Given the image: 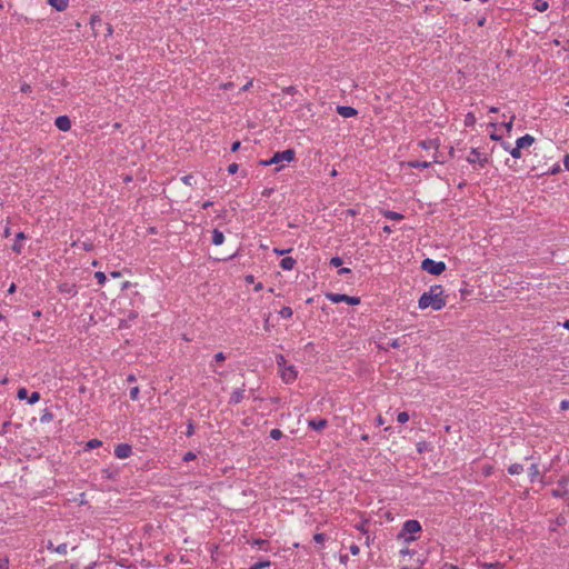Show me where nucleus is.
<instances>
[{
    "label": "nucleus",
    "mask_w": 569,
    "mask_h": 569,
    "mask_svg": "<svg viewBox=\"0 0 569 569\" xmlns=\"http://www.w3.org/2000/svg\"><path fill=\"white\" fill-rule=\"evenodd\" d=\"M419 147L422 148V149H430L431 147H433V141L432 140H421L419 141Z\"/></svg>",
    "instance_id": "obj_39"
},
{
    "label": "nucleus",
    "mask_w": 569,
    "mask_h": 569,
    "mask_svg": "<svg viewBox=\"0 0 569 569\" xmlns=\"http://www.w3.org/2000/svg\"><path fill=\"white\" fill-rule=\"evenodd\" d=\"M213 360L216 362H222V361L226 360V355L223 352H218V353L214 355Z\"/></svg>",
    "instance_id": "obj_50"
},
{
    "label": "nucleus",
    "mask_w": 569,
    "mask_h": 569,
    "mask_svg": "<svg viewBox=\"0 0 569 569\" xmlns=\"http://www.w3.org/2000/svg\"><path fill=\"white\" fill-rule=\"evenodd\" d=\"M476 123V117L472 112H469L465 117V126L472 127Z\"/></svg>",
    "instance_id": "obj_31"
},
{
    "label": "nucleus",
    "mask_w": 569,
    "mask_h": 569,
    "mask_svg": "<svg viewBox=\"0 0 569 569\" xmlns=\"http://www.w3.org/2000/svg\"><path fill=\"white\" fill-rule=\"evenodd\" d=\"M509 153H510V154H511V157H512V158H515V159H520V158H521V149H520V148H518V146H517V144L510 149V152H509Z\"/></svg>",
    "instance_id": "obj_35"
},
{
    "label": "nucleus",
    "mask_w": 569,
    "mask_h": 569,
    "mask_svg": "<svg viewBox=\"0 0 569 569\" xmlns=\"http://www.w3.org/2000/svg\"><path fill=\"white\" fill-rule=\"evenodd\" d=\"M48 2L58 11H64L69 4V0H48Z\"/></svg>",
    "instance_id": "obj_21"
},
{
    "label": "nucleus",
    "mask_w": 569,
    "mask_h": 569,
    "mask_svg": "<svg viewBox=\"0 0 569 569\" xmlns=\"http://www.w3.org/2000/svg\"><path fill=\"white\" fill-rule=\"evenodd\" d=\"M16 238H17V240H16V242L12 244V248H11V249H12L16 253L20 254V253L22 252V249H23V246L21 244V240L27 239V236H26V233H24V232L20 231V232H18V233L16 234Z\"/></svg>",
    "instance_id": "obj_17"
},
{
    "label": "nucleus",
    "mask_w": 569,
    "mask_h": 569,
    "mask_svg": "<svg viewBox=\"0 0 569 569\" xmlns=\"http://www.w3.org/2000/svg\"><path fill=\"white\" fill-rule=\"evenodd\" d=\"M562 410L569 409V400H562L560 403Z\"/></svg>",
    "instance_id": "obj_57"
},
{
    "label": "nucleus",
    "mask_w": 569,
    "mask_h": 569,
    "mask_svg": "<svg viewBox=\"0 0 569 569\" xmlns=\"http://www.w3.org/2000/svg\"><path fill=\"white\" fill-rule=\"evenodd\" d=\"M276 362H277V366L279 368V370L281 371L284 367H288L287 366V360L284 358L283 355H277L276 357Z\"/></svg>",
    "instance_id": "obj_30"
},
{
    "label": "nucleus",
    "mask_w": 569,
    "mask_h": 569,
    "mask_svg": "<svg viewBox=\"0 0 569 569\" xmlns=\"http://www.w3.org/2000/svg\"><path fill=\"white\" fill-rule=\"evenodd\" d=\"M376 423L377 426H382L385 425V419L381 416H378L376 419Z\"/></svg>",
    "instance_id": "obj_60"
},
{
    "label": "nucleus",
    "mask_w": 569,
    "mask_h": 569,
    "mask_svg": "<svg viewBox=\"0 0 569 569\" xmlns=\"http://www.w3.org/2000/svg\"><path fill=\"white\" fill-rule=\"evenodd\" d=\"M132 455V447L128 443H120L114 448V456L118 459H126Z\"/></svg>",
    "instance_id": "obj_10"
},
{
    "label": "nucleus",
    "mask_w": 569,
    "mask_h": 569,
    "mask_svg": "<svg viewBox=\"0 0 569 569\" xmlns=\"http://www.w3.org/2000/svg\"><path fill=\"white\" fill-rule=\"evenodd\" d=\"M193 433H194V426H193V422L191 420H189V422L187 425L186 436L191 437V436H193Z\"/></svg>",
    "instance_id": "obj_43"
},
{
    "label": "nucleus",
    "mask_w": 569,
    "mask_h": 569,
    "mask_svg": "<svg viewBox=\"0 0 569 569\" xmlns=\"http://www.w3.org/2000/svg\"><path fill=\"white\" fill-rule=\"evenodd\" d=\"M211 242L214 246H221L224 242V234H223V232L220 231L219 229H213L212 230Z\"/></svg>",
    "instance_id": "obj_19"
},
{
    "label": "nucleus",
    "mask_w": 569,
    "mask_h": 569,
    "mask_svg": "<svg viewBox=\"0 0 569 569\" xmlns=\"http://www.w3.org/2000/svg\"><path fill=\"white\" fill-rule=\"evenodd\" d=\"M513 120H515V116H511L509 121L502 123V126L506 128V130L508 132H510L512 130Z\"/></svg>",
    "instance_id": "obj_45"
},
{
    "label": "nucleus",
    "mask_w": 569,
    "mask_h": 569,
    "mask_svg": "<svg viewBox=\"0 0 569 569\" xmlns=\"http://www.w3.org/2000/svg\"><path fill=\"white\" fill-rule=\"evenodd\" d=\"M252 86V81H248L242 88L241 91H247Z\"/></svg>",
    "instance_id": "obj_62"
},
{
    "label": "nucleus",
    "mask_w": 569,
    "mask_h": 569,
    "mask_svg": "<svg viewBox=\"0 0 569 569\" xmlns=\"http://www.w3.org/2000/svg\"><path fill=\"white\" fill-rule=\"evenodd\" d=\"M528 475L530 478V482H535L537 478L540 476L539 467L537 463H532L529 467Z\"/></svg>",
    "instance_id": "obj_22"
},
{
    "label": "nucleus",
    "mask_w": 569,
    "mask_h": 569,
    "mask_svg": "<svg viewBox=\"0 0 569 569\" xmlns=\"http://www.w3.org/2000/svg\"><path fill=\"white\" fill-rule=\"evenodd\" d=\"M52 419H53V413L50 410L44 409L42 416L40 417V421L42 423H46V422H50Z\"/></svg>",
    "instance_id": "obj_28"
},
{
    "label": "nucleus",
    "mask_w": 569,
    "mask_h": 569,
    "mask_svg": "<svg viewBox=\"0 0 569 569\" xmlns=\"http://www.w3.org/2000/svg\"><path fill=\"white\" fill-rule=\"evenodd\" d=\"M442 293L443 289L440 284L431 286L428 291L420 296L418 300L419 309L425 310L430 307L436 311L441 310L447 305Z\"/></svg>",
    "instance_id": "obj_1"
},
{
    "label": "nucleus",
    "mask_w": 569,
    "mask_h": 569,
    "mask_svg": "<svg viewBox=\"0 0 569 569\" xmlns=\"http://www.w3.org/2000/svg\"><path fill=\"white\" fill-rule=\"evenodd\" d=\"M21 92L29 93L31 92V86L28 83H23L20 88Z\"/></svg>",
    "instance_id": "obj_52"
},
{
    "label": "nucleus",
    "mask_w": 569,
    "mask_h": 569,
    "mask_svg": "<svg viewBox=\"0 0 569 569\" xmlns=\"http://www.w3.org/2000/svg\"><path fill=\"white\" fill-rule=\"evenodd\" d=\"M139 392H140L139 387H132V388L130 389V398H131V400H133V401H134V400H138V398H139Z\"/></svg>",
    "instance_id": "obj_42"
},
{
    "label": "nucleus",
    "mask_w": 569,
    "mask_h": 569,
    "mask_svg": "<svg viewBox=\"0 0 569 569\" xmlns=\"http://www.w3.org/2000/svg\"><path fill=\"white\" fill-rule=\"evenodd\" d=\"M480 569H502L503 565L501 562H482L479 565Z\"/></svg>",
    "instance_id": "obj_27"
},
{
    "label": "nucleus",
    "mask_w": 569,
    "mask_h": 569,
    "mask_svg": "<svg viewBox=\"0 0 569 569\" xmlns=\"http://www.w3.org/2000/svg\"><path fill=\"white\" fill-rule=\"evenodd\" d=\"M240 146H241V142L240 141H234L232 144H231V151L232 152H236L240 149Z\"/></svg>",
    "instance_id": "obj_53"
},
{
    "label": "nucleus",
    "mask_w": 569,
    "mask_h": 569,
    "mask_svg": "<svg viewBox=\"0 0 569 569\" xmlns=\"http://www.w3.org/2000/svg\"><path fill=\"white\" fill-rule=\"evenodd\" d=\"M343 263L342 258L336 256L330 259V264L332 267H340Z\"/></svg>",
    "instance_id": "obj_41"
},
{
    "label": "nucleus",
    "mask_w": 569,
    "mask_h": 569,
    "mask_svg": "<svg viewBox=\"0 0 569 569\" xmlns=\"http://www.w3.org/2000/svg\"><path fill=\"white\" fill-rule=\"evenodd\" d=\"M94 278L97 279V281L100 286H103L107 281V277H106L104 272H102V271H97L94 273Z\"/></svg>",
    "instance_id": "obj_32"
},
{
    "label": "nucleus",
    "mask_w": 569,
    "mask_h": 569,
    "mask_svg": "<svg viewBox=\"0 0 569 569\" xmlns=\"http://www.w3.org/2000/svg\"><path fill=\"white\" fill-rule=\"evenodd\" d=\"M445 568H447V569H460L458 566L452 565V563H446Z\"/></svg>",
    "instance_id": "obj_64"
},
{
    "label": "nucleus",
    "mask_w": 569,
    "mask_h": 569,
    "mask_svg": "<svg viewBox=\"0 0 569 569\" xmlns=\"http://www.w3.org/2000/svg\"><path fill=\"white\" fill-rule=\"evenodd\" d=\"M348 273H351V269L350 268H347V267H342L338 270V274L339 276H343V274H348Z\"/></svg>",
    "instance_id": "obj_51"
},
{
    "label": "nucleus",
    "mask_w": 569,
    "mask_h": 569,
    "mask_svg": "<svg viewBox=\"0 0 569 569\" xmlns=\"http://www.w3.org/2000/svg\"><path fill=\"white\" fill-rule=\"evenodd\" d=\"M0 569H9V559L0 558Z\"/></svg>",
    "instance_id": "obj_49"
},
{
    "label": "nucleus",
    "mask_w": 569,
    "mask_h": 569,
    "mask_svg": "<svg viewBox=\"0 0 569 569\" xmlns=\"http://www.w3.org/2000/svg\"><path fill=\"white\" fill-rule=\"evenodd\" d=\"M421 269L433 276H439L446 270L443 261H435L433 259L426 258L421 262Z\"/></svg>",
    "instance_id": "obj_4"
},
{
    "label": "nucleus",
    "mask_w": 569,
    "mask_h": 569,
    "mask_svg": "<svg viewBox=\"0 0 569 569\" xmlns=\"http://www.w3.org/2000/svg\"><path fill=\"white\" fill-rule=\"evenodd\" d=\"M563 166H565V169L569 171V154L568 153L563 157Z\"/></svg>",
    "instance_id": "obj_55"
},
{
    "label": "nucleus",
    "mask_w": 569,
    "mask_h": 569,
    "mask_svg": "<svg viewBox=\"0 0 569 569\" xmlns=\"http://www.w3.org/2000/svg\"><path fill=\"white\" fill-rule=\"evenodd\" d=\"M408 166L413 169H427L431 166V162L415 160V161H409Z\"/></svg>",
    "instance_id": "obj_23"
},
{
    "label": "nucleus",
    "mask_w": 569,
    "mask_h": 569,
    "mask_svg": "<svg viewBox=\"0 0 569 569\" xmlns=\"http://www.w3.org/2000/svg\"><path fill=\"white\" fill-rule=\"evenodd\" d=\"M297 261L292 257H284L280 260V267L283 270L290 271L295 268Z\"/></svg>",
    "instance_id": "obj_18"
},
{
    "label": "nucleus",
    "mask_w": 569,
    "mask_h": 569,
    "mask_svg": "<svg viewBox=\"0 0 569 569\" xmlns=\"http://www.w3.org/2000/svg\"><path fill=\"white\" fill-rule=\"evenodd\" d=\"M508 472L511 476L520 475L523 472V466L521 463H512L509 466Z\"/></svg>",
    "instance_id": "obj_26"
},
{
    "label": "nucleus",
    "mask_w": 569,
    "mask_h": 569,
    "mask_svg": "<svg viewBox=\"0 0 569 569\" xmlns=\"http://www.w3.org/2000/svg\"><path fill=\"white\" fill-rule=\"evenodd\" d=\"M283 436L282 431L280 429H272L270 431V437L273 439V440H279L281 439Z\"/></svg>",
    "instance_id": "obj_36"
},
{
    "label": "nucleus",
    "mask_w": 569,
    "mask_h": 569,
    "mask_svg": "<svg viewBox=\"0 0 569 569\" xmlns=\"http://www.w3.org/2000/svg\"><path fill=\"white\" fill-rule=\"evenodd\" d=\"M296 159V151L293 149H287L283 151H277L273 156L268 160H260L259 164L263 167H268L271 164H278L282 161L291 162Z\"/></svg>",
    "instance_id": "obj_3"
},
{
    "label": "nucleus",
    "mask_w": 569,
    "mask_h": 569,
    "mask_svg": "<svg viewBox=\"0 0 569 569\" xmlns=\"http://www.w3.org/2000/svg\"><path fill=\"white\" fill-rule=\"evenodd\" d=\"M326 298L333 303L346 302L350 306H357L360 303L359 297H352L345 293L328 292L326 293Z\"/></svg>",
    "instance_id": "obj_5"
},
{
    "label": "nucleus",
    "mask_w": 569,
    "mask_h": 569,
    "mask_svg": "<svg viewBox=\"0 0 569 569\" xmlns=\"http://www.w3.org/2000/svg\"><path fill=\"white\" fill-rule=\"evenodd\" d=\"M349 551H350V553H351V555H353V556H358V555H359V552H360V548H359V546H358V545L352 543V545L349 547Z\"/></svg>",
    "instance_id": "obj_47"
},
{
    "label": "nucleus",
    "mask_w": 569,
    "mask_h": 569,
    "mask_svg": "<svg viewBox=\"0 0 569 569\" xmlns=\"http://www.w3.org/2000/svg\"><path fill=\"white\" fill-rule=\"evenodd\" d=\"M244 392H246L244 388H238V389L233 390L232 393L230 395L229 403L230 405L240 403L244 398Z\"/></svg>",
    "instance_id": "obj_14"
},
{
    "label": "nucleus",
    "mask_w": 569,
    "mask_h": 569,
    "mask_svg": "<svg viewBox=\"0 0 569 569\" xmlns=\"http://www.w3.org/2000/svg\"><path fill=\"white\" fill-rule=\"evenodd\" d=\"M56 127L60 131H69L71 129V120L68 116H59L54 121Z\"/></svg>",
    "instance_id": "obj_11"
},
{
    "label": "nucleus",
    "mask_w": 569,
    "mask_h": 569,
    "mask_svg": "<svg viewBox=\"0 0 569 569\" xmlns=\"http://www.w3.org/2000/svg\"><path fill=\"white\" fill-rule=\"evenodd\" d=\"M10 234H11L10 227H9V226H7V227L4 228V230H3V236L7 238V237H9Z\"/></svg>",
    "instance_id": "obj_61"
},
{
    "label": "nucleus",
    "mask_w": 569,
    "mask_h": 569,
    "mask_svg": "<svg viewBox=\"0 0 569 569\" xmlns=\"http://www.w3.org/2000/svg\"><path fill=\"white\" fill-rule=\"evenodd\" d=\"M58 291L67 298H73L78 295V287L72 282H62L58 286Z\"/></svg>",
    "instance_id": "obj_7"
},
{
    "label": "nucleus",
    "mask_w": 569,
    "mask_h": 569,
    "mask_svg": "<svg viewBox=\"0 0 569 569\" xmlns=\"http://www.w3.org/2000/svg\"><path fill=\"white\" fill-rule=\"evenodd\" d=\"M467 161L472 166L479 164L480 168H483L488 163V158L482 156L477 148H472L467 157Z\"/></svg>",
    "instance_id": "obj_6"
},
{
    "label": "nucleus",
    "mask_w": 569,
    "mask_h": 569,
    "mask_svg": "<svg viewBox=\"0 0 569 569\" xmlns=\"http://www.w3.org/2000/svg\"><path fill=\"white\" fill-rule=\"evenodd\" d=\"M280 376L286 383H291L297 379L298 371L293 365H290L280 371Z\"/></svg>",
    "instance_id": "obj_9"
},
{
    "label": "nucleus",
    "mask_w": 569,
    "mask_h": 569,
    "mask_svg": "<svg viewBox=\"0 0 569 569\" xmlns=\"http://www.w3.org/2000/svg\"><path fill=\"white\" fill-rule=\"evenodd\" d=\"M409 413L407 411H401L397 416V421L399 423H406L409 420Z\"/></svg>",
    "instance_id": "obj_33"
},
{
    "label": "nucleus",
    "mask_w": 569,
    "mask_h": 569,
    "mask_svg": "<svg viewBox=\"0 0 569 569\" xmlns=\"http://www.w3.org/2000/svg\"><path fill=\"white\" fill-rule=\"evenodd\" d=\"M561 171L560 164L556 163L553 164L549 170L548 174H557Z\"/></svg>",
    "instance_id": "obj_46"
},
{
    "label": "nucleus",
    "mask_w": 569,
    "mask_h": 569,
    "mask_svg": "<svg viewBox=\"0 0 569 569\" xmlns=\"http://www.w3.org/2000/svg\"><path fill=\"white\" fill-rule=\"evenodd\" d=\"M212 204H213V202H212V201L207 200V201H204V202L201 204V207H202V209H208V208H209V207H211Z\"/></svg>",
    "instance_id": "obj_58"
},
{
    "label": "nucleus",
    "mask_w": 569,
    "mask_h": 569,
    "mask_svg": "<svg viewBox=\"0 0 569 569\" xmlns=\"http://www.w3.org/2000/svg\"><path fill=\"white\" fill-rule=\"evenodd\" d=\"M308 426L316 431H321L328 426V420L325 418L311 419L308 421Z\"/></svg>",
    "instance_id": "obj_13"
},
{
    "label": "nucleus",
    "mask_w": 569,
    "mask_h": 569,
    "mask_svg": "<svg viewBox=\"0 0 569 569\" xmlns=\"http://www.w3.org/2000/svg\"><path fill=\"white\" fill-rule=\"evenodd\" d=\"M102 445V442L99 439H91L87 442L86 447L87 449H94Z\"/></svg>",
    "instance_id": "obj_34"
},
{
    "label": "nucleus",
    "mask_w": 569,
    "mask_h": 569,
    "mask_svg": "<svg viewBox=\"0 0 569 569\" xmlns=\"http://www.w3.org/2000/svg\"><path fill=\"white\" fill-rule=\"evenodd\" d=\"M77 246H80V248L84 251H91L94 248L92 241H90V240H86L82 242H79V241L72 242V247H77Z\"/></svg>",
    "instance_id": "obj_24"
},
{
    "label": "nucleus",
    "mask_w": 569,
    "mask_h": 569,
    "mask_svg": "<svg viewBox=\"0 0 569 569\" xmlns=\"http://www.w3.org/2000/svg\"><path fill=\"white\" fill-rule=\"evenodd\" d=\"M326 539H327V536H326L325 533H316V535L313 536V540H315V542H317V543H322V542H325V541H326Z\"/></svg>",
    "instance_id": "obj_44"
},
{
    "label": "nucleus",
    "mask_w": 569,
    "mask_h": 569,
    "mask_svg": "<svg viewBox=\"0 0 569 569\" xmlns=\"http://www.w3.org/2000/svg\"><path fill=\"white\" fill-rule=\"evenodd\" d=\"M279 315H280V317H282V318H291V317H292V315H293V311H292V309H291L290 307L284 306V307H282V308H281V310L279 311Z\"/></svg>",
    "instance_id": "obj_29"
},
{
    "label": "nucleus",
    "mask_w": 569,
    "mask_h": 569,
    "mask_svg": "<svg viewBox=\"0 0 569 569\" xmlns=\"http://www.w3.org/2000/svg\"><path fill=\"white\" fill-rule=\"evenodd\" d=\"M533 8L539 12H545L549 8V3L546 0H535Z\"/></svg>",
    "instance_id": "obj_25"
},
{
    "label": "nucleus",
    "mask_w": 569,
    "mask_h": 569,
    "mask_svg": "<svg viewBox=\"0 0 569 569\" xmlns=\"http://www.w3.org/2000/svg\"><path fill=\"white\" fill-rule=\"evenodd\" d=\"M17 397L19 400H27L30 405H34L40 400L39 392L34 391L31 395H28V390L26 388H20L17 392Z\"/></svg>",
    "instance_id": "obj_8"
},
{
    "label": "nucleus",
    "mask_w": 569,
    "mask_h": 569,
    "mask_svg": "<svg viewBox=\"0 0 569 569\" xmlns=\"http://www.w3.org/2000/svg\"><path fill=\"white\" fill-rule=\"evenodd\" d=\"M501 142V147L503 148V150L510 152V149L512 148L511 144L507 141H500Z\"/></svg>",
    "instance_id": "obj_54"
},
{
    "label": "nucleus",
    "mask_w": 569,
    "mask_h": 569,
    "mask_svg": "<svg viewBox=\"0 0 569 569\" xmlns=\"http://www.w3.org/2000/svg\"><path fill=\"white\" fill-rule=\"evenodd\" d=\"M381 214L387 218V219H390V220H396V221H400L405 218V216L402 213H399V212H396V211H391V210H381L380 211Z\"/></svg>",
    "instance_id": "obj_20"
},
{
    "label": "nucleus",
    "mask_w": 569,
    "mask_h": 569,
    "mask_svg": "<svg viewBox=\"0 0 569 569\" xmlns=\"http://www.w3.org/2000/svg\"><path fill=\"white\" fill-rule=\"evenodd\" d=\"M197 458V455L192 451H188L183 455L182 457V461L183 462H189V461H192Z\"/></svg>",
    "instance_id": "obj_37"
},
{
    "label": "nucleus",
    "mask_w": 569,
    "mask_h": 569,
    "mask_svg": "<svg viewBox=\"0 0 569 569\" xmlns=\"http://www.w3.org/2000/svg\"><path fill=\"white\" fill-rule=\"evenodd\" d=\"M252 547L257 548L258 550L262 551H269L270 550V542L266 539H252L250 542Z\"/></svg>",
    "instance_id": "obj_16"
},
{
    "label": "nucleus",
    "mask_w": 569,
    "mask_h": 569,
    "mask_svg": "<svg viewBox=\"0 0 569 569\" xmlns=\"http://www.w3.org/2000/svg\"><path fill=\"white\" fill-rule=\"evenodd\" d=\"M221 88H222L223 90H230V89H232V88H233V83H232V82H226V83H222V84H221Z\"/></svg>",
    "instance_id": "obj_56"
},
{
    "label": "nucleus",
    "mask_w": 569,
    "mask_h": 569,
    "mask_svg": "<svg viewBox=\"0 0 569 569\" xmlns=\"http://www.w3.org/2000/svg\"><path fill=\"white\" fill-rule=\"evenodd\" d=\"M181 181L186 184V186H192L193 181H194V177L193 174H186L181 178Z\"/></svg>",
    "instance_id": "obj_38"
},
{
    "label": "nucleus",
    "mask_w": 569,
    "mask_h": 569,
    "mask_svg": "<svg viewBox=\"0 0 569 569\" xmlns=\"http://www.w3.org/2000/svg\"><path fill=\"white\" fill-rule=\"evenodd\" d=\"M421 530L422 527L418 520H406L400 532L398 533V539H403L408 543L416 541L418 538L415 535L421 532Z\"/></svg>",
    "instance_id": "obj_2"
},
{
    "label": "nucleus",
    "mask_w": 569,
    "mask_h": 569,
    "mask_svg": "<svg viewBox=\"0 0 569 569\" xmlns=\"http://www.w3.org/2000/svg\"><path fill=\"white\" fill-rule=\"evenodd\" d=\"M535 142V138L531 134H525L517 139L516 144L518 148L523 149L530 147Z\"/></svg>",
    "instance_id": "obj_15"
},
{
    "label": "nucleus",
    "mask_w": 569,
    "mask_h": 569,
    "mask_svg": "<svg viewBox=\"0 0 569 569\" xmlns=\"http://www.w3.org/2000/svg\"><path fill=\"white\" fill-rule=\"evenodd\" d=\"M383 232L386 233H391L392 232V228L388 224H386L383 228H382Z\"/></svg>",
    "instance_id": "obj_63"
},
{
    "label": "nucleus",
    "mask_w": 569,
    "mask_h": 569,
    "mask_svg": "<svg viewBox=\"0 0 569 569\" xmlns=\"http://www.w3.org/2000/svg\"><path fill=\"white\" fill-rule=\"evenodd\" d=\"M56 552L59 553V555H67L68 552V546L67 543H60L57 548H56Z\"/></svg>",
    "instance_id": "obj_40"
},
{
    "label": "nucleus",
    "mask_w": 569,
    "mask_h": 569,
    "mask_svg": "<svg viewBox=\"0 0 569 569\" xmlns=\"http://www.w3.org/2000/svg\"><path fill=\"white\" fill-rule=\"evenodd\" d=\"M337 113L343 118H352L358 114V110L351 106H338Z\"/></svg>",
    "instance_id": "obj_12"
},
{
    "label": "nucleus",
    "mask_w": 569,
    "mask_h": 569,
    "mask_svg": "<svg viewBox=\"0 0 569 569\" xmlns=\"http://www.w3.org/2000/svg\"><path fill=\"white\" fill-rule=\"evenodd\" d=\"M490 139L495 140V141H501V136L497 134V133H491L490 134Z\"/></svg>",
    "instance_id": "obj_59"
},
{
    "label": "nucleus",
    "mask_w": 569,
    "mask_h": 569,
    "mask_svg": "<svg viewBox=\"0 0 569 569\" xmlns=\"http://www.w3.org/2000/svg\"><path fill=\"white\" fill-rule=\"evenodd\" d=\"M239 169V166L237 163H231L228 166V173L229 174H234Z\"/></svg>",
    "instance_id": "obj_48"
}]
</instances>
